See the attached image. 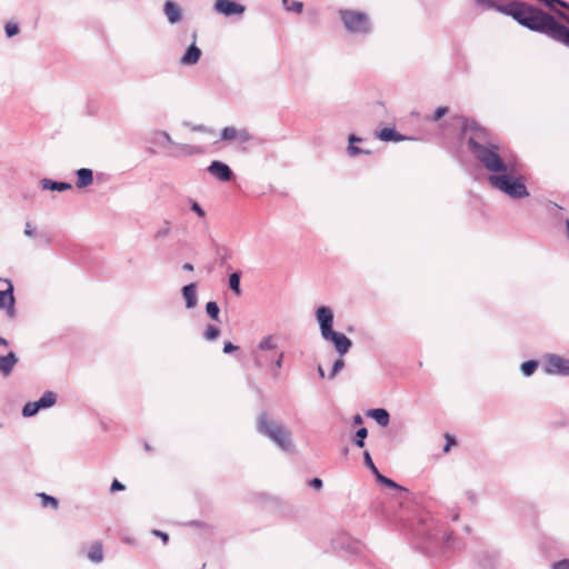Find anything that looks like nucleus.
<instances>
[{
  "instance_id": "nucleus-54",
  "label": "nucleus",
  "mask_w": 569,
  "mask_h": 569,
  "mask_svg": "<svg viewBox=\"0 0 569 569\" xmlns=\"http://www.w3.org/2000/svg\"><path fill=\"white\" fill-rule=\"evenodd\" d=\"M355 425H361L363 422L362 417L360 415H356L353 417Z\"/></svg>"
},
{
  "instance_id": "nucleus-18",
  "label": "nucleus",
  "mask_w": 569,
  "mask_h": 569,
  "mask_svg": "<svg viewBox=\"0 0 569 569\" xmlns=\"http://www.w3.org/2000/svg\"><path fill=\"white\" fill-rule=\"evenodd\" d=\"M182 297L186 301V307L192 309L197 305L196 284L190 283L182 288Z\"/></svg>"
},
{
  "instance_id": "nucleus-7",
  "label": "nucleus",
  "mask_w": 569,
  "mask_h": 569,
  "mask_svg": "<svg viewBox=\"0 0 569 569\" xmlns=\"http://www.w3.org/2000/svg\"><path fill=\"white\" fill-rule=\"evenodd\" d=\"M531 10H532V7H529L521 2H511V3L503 6V8H499L500 12L511 16L515 20H517L522 26L526 24V19H528Z\"/></svg>"
},
{
  "instance_id": "nucleus-24",
  "label": "nucleus",
  "mask_w": 569,
  "mask_h": 569,
  "mask_svg": "<svg viewBox=\"0 0 569 569\" xmlns=\"http://www.w3.org/2000/svg\"><path fill=\"white\" fill-rule=\"evenodd\" d=\"M349 146L347 148V151L349 153V156L351 157H356V156H359L361 153H369L368 151H365L358 147L355 146L356 142H360L362 139L355 136V134H350L349 138Z\"/></svg>"
},
{
  "instance_id": "nucleus-5",
  "label": "nucleus",
  "mask_w": 569,
  "mask_h": 569,
  "mask_svg": "<svg viewBox=\"0 0 569 569\" xmlns=\"http://www.w3.org/2000/svg\"><path fill=\"white\" fill-rule=\"evenodd\" d=\"M339 18L345 30L349 34L367 37L373 30V23L370 16L365 11L353 9H340Z\"/></svg>"
},
{
  "instance_id": "nucleus-56",
  "label": "nucleus",
  "mask_w": 569,
  "mask_h": 569,
  "mask_svg": "<svg viewBox=\"0 0 569 569\" xmlns=\"http://www.w3.org/2000/svg\"><path fill=\"white\" fill-rule=\"evenodd\" d=\"M370 470L376 476V480H377L378 479V475H381V473L378 471V469H377V467L375 465H373V468H370Z\"/></svg>"
},
{
  "instance_id": "nucleus-58",
  "label": "nucleus",
  "mask_w": 569,
  "mask_h": 569,
  "mask_svg": "<svg viewBox=\"0 0 569 569\" xmlns=\"http://www.w3.org/2000/svg\"><path fill=\"white\" fill-rule=\"evenodd\" d=\"M318 373H319L320 378H325V371L321 366L318 367Z\"/></svg>"
},
{
  "instance_id": "nucleus-4",
  "label": "nucleus",
  "mask_w": 569,
  "mask_h": 569,
  "mask_svg": "<svg viewBox=\"0 0 569 569\" xmlns=\"http://www.w3.org/2000/svg\"><path fill=\"white\" fill-rule=\"evenodd\" d=\"M257 430L259 433L269 438L278 447L284 451L292 448V433L282 423L272 420L266 412H262L257 418Z\"/></svg>"
},
{
  "instance_id": "nucleus-34",
  "label": "nucleus",
  "mask_w": 569,
  "mask_h": 569,
  "mask_svg": "<svg viewBox=\"0 0 569 569\" xmlns=\"http://www.w3.org/2000/svg\"><path fill=\"white\" fill-rule=\"evenodd\" d=\"M368 436V431L366 428H360L356 431L355 445L359 448L365 446V439Z\"/></svg>"
},
{
  "instance_id": "nucleus-29",
  "label": "nucleus",
  "mask_w": 569,
  "mask_h": 569,
  "mask_svg": "<svg viewBox=\"0 0 569 569\" xmlns=\"http://www.w3.org/2000/svg\"><path fill=\"white\" fill-rule=\"evenodd\" d=\"M229 287L234 292L236 296L241 295L239 272H233L229 276Z\"/></svg>"
},
{
  "instance_id": "nucleus-11",
  "label": "nucleus",
  "mask_w": 569,
  "mask_h": 569,
  "mask_svg": "<svg viewBox=\"0 0 569 569\" xmlns=\"http://www.w3.org/2000/svg\"><path fill=\"white\" fill-rule=\"evenodd\" d=\"M209 173L216 177L218 180L227 182L232 178V171L228 164L221 161H212L208 167Z\"/></svg>"
},
{
  "instance_id": "nucleus-16",
  "label": "nucleus",
  "mask_w": 569,
  "mask_h": 569,
  "mask_svg": "<svg viewBox=\"0 0 569 569\" xmlns=\"http://www.w3.org/2000/svg\"><path fill=\"white\" fill-rule=\"evenodd\" d=\"M39 184L42 190H53V191H59V192H62V191H66V190H69L72 188V186L68 182H58V181L50 180L48 178H42L39 181Z\"/></svg>"
},
{
  "instance_id": "nucleus-32",
  "label": "nucleus",
  "mask_w": 569,
  "mask_h": 569,
  "mask_svg": "<svg viewBox=\"0 0 569 569\" xmlns=\"http://www.w3.org/2000/svg\"><path fill=\"white\" fill-rule=\"evenodd\" d=\"M206 311H207V315H208L212 320H216V321H218V320H219V312H220V309H219V306L217 305V302H214V301H209V302L206 305Z\"/></svg>"
},
{
  "instance_id": "nucleus-25",
  "label": "nucleus",
  "mask_w": 569,
  "mask_h": 569,
  "mask_svg": "<svg viewBox=\"0 0 569 569\" xmlns=\"http://www.w3.org/2000/svg\"><path fill=\"white\" fill-rule=\"evenodd\" d=\"M277 348V345L272 336L263 337L258 343L257 351L263 353L264 351H272Z\"/></svg>"
},
{
  "instance_id": "nucleus-55",
  "label": "nucleus",
  "mask_w": 569,
  "mask_h": 569,
  "mask_svg": "<svg viewBox=\"0 0 569 569\" xmlns=\"http://www.w3.org/2000/svg\"><path fill=\"white\" fill-rule=\"evenodd\" d=\"M182 268H183V270H187V271L193 270V266L189 262H186Z\"/></svg>"
},
{
  "instance_id": "nucleus-44",
  "label": "nucleus",
  "mask_w": 569,
  "mask_h": 569,
  "mask_svg": "<svg viewBox=\"0 0 569 569\" xmlns=\"http://www.w3.org/2000/svg\"><path fill=\"white\" fill-rule=\"evenodd\" d=\"M151 535H152V536H154V537H158L159 539H161V540H162V542H163L164 545H167V543H168V541H169V536H168V533H166V532H163V531H160V530L153 529V530L151 531Z\"/></svg>"
},
{
  "instance_id": "nucleus-19",
  "label": "nucleus",
  "mask_w": 569,
  "mask_h": 569,
  "mask_svg": "<svg viewBox=\"0 0 569 569\" xmlns=\"http://www.w3.org/2000/svg\"><path fill=\"white\" fill-rule=\"evenodd\" d=\"M367 415L375 419L376 422L381 427H387L389 425L390 416L389 412L383 408L371 409Z\"/></svg>"
},
{
  "instance_id": "nucleus-50",
  "label": "nucleus",
  "mask_w": 569,
  "mask_h": 569,
  "mask_svg": "<svg viewBox=\"0 0 569 569\" xmlns=\"http://www.w3.org/2000/svg\"><path fill=\"white\" fill-rule=\"evenodd\" d=\"M363 461H365V465L370 469V468H373V461L371 459V456L368 451H366L363 453Z\"/></svg>"
},
{
  "instance_id": "nucleus-30",
  "label": "nucleus",
  "mask_w": 569,
  "mask_h": 569,
  "mask_svg": "<svg viewBox=\"0 0 569 569\" xmlns=\"http://www.w3.org/2000/svg\"><path fill=\"white\" fill-rule=\"evenodd\" d=\"M39 497L41 499V505H42L43 508H48V507H50L52 509H57L58 508L59 501L54 497L49 496V495H47L44 492L39 493Z\"/></svg>"
},
{
  "instance_id": "nucleus-47",
  "label": "nucleus",
  "mask_w": 569,
  "mask_h": 569,
  "mask_svg": "<svg viewBox=\"0 0 569 569\" xmlns=\"http://www.w3.org/2000/svg\"><path fill=\"white\" fill-rule=\"evenodd\" d=\"M124 488H126V487H124V486H123L119 480L114 479V480L112 481V483H111L110 490H111L112 492H114V491H121V490H124Z\"/></svg>"
},
{
  "instance_id": "nucleus-38",
  "label": "nucleus",
  "mask_w": 569,
  "mask_h": 569,
  "mask_svg": "<svg viewBox=\"0 0 569 569\" xmlns=\"http://www.w3.org/2000/svg\"><path fill=\"white\" fill-rule=\"evenodd\" d=\"M4 31H6V34H7L9 38H11V37L16 36V34H18V32H19V27H18V24H17V23H14V22H8V23H6V26H4Z\"/></svg>"
},
{
  "instance_id": "nucleus-51",
  "label": "nucleus",
  "mask_w": 569,
  "mask_h": 569,
  "mask_svg": "<svg viewBox=\"0 0 569 569\" xmlns=\"http://www.w3.org/2000/svg\"><path fill=\"white\" fill-rule=\"evenodd\" d=\"M310 486L316 488V489H320L322 487V480L319 479V478H313L311 481H310Z\"/></svg>"
},
{
  "instance_id": "nucleus-2",
  "label": "nucleus",
  "mask_w": 569,
  "mask_h": 569,
  "mask_svg": "<svg viewBox=\"0 0 569 569\" xmlns=\"http://www.w3.org/2000/svg\"><path fill=\"white\" fill-rule=\"evenodd\" d=\"M488 182L492 188L499 190L511 199H523L529 196V191L522 176V166L518 160L509 166L506 171L500 172L499 174H489Z\"/></svg>"
},
{
  "instance_id": "nucleus-8",
  "label": "nucleus",
  "mask_w": 569,
  "mask_h": 569,
  "mask_svg": "<svg viewBox=\"0 0 569 569\" xmlns=\"http://www.w3.org/2000/svg\"><path fill=\"white\" fill-rule=\"evenodd\" d=\"M316 318L320 327L321 336H327L333 331V312L329 307L321 306L316 310Z\"/></svg>"
},
{
  "instance_id": "nucleus-53",
  "label": "nucleus",
  "mask_w": 569,
  "mask_h": 569,
  "mask_svg": "<svg viewBox=\"0 0 569 569\" xmlns=\"http://www.w3.org/2000/svg\"><path fill=\"white\" fill-rule=\"evenodd\" d=\"M451 539V535L450 533H447V532H443L442 535V540L446 545H449V541Z\"/></svg>"
},
{
  "instance_id": "nucleus-20",
  "label": "nucleus",
  "mask_w": 569,
  "mask_h": 569,
  "mask_svg": "<svg viewBox=\"0 0 569 569\" xmlns=\"http://www.w3.org/2000/svg\"><path fill=\"white\" fill-rule=\"evenodd\" d=\"M77 187L86 188L93 181V173L91 169L81 168L77 171Z\"/></svg>"
},
{
  "instance_id": "nucleus-39",
  "label": "nucleus",
  "mask_w": 569,
  "mask_h": 569,
  "mask_svg": "<svg viewBox=\"0 0 569 569\" xmlns=\"http://www.w3.org/2000/svg\"><path fill=\"white\" fill-rule=\"evenodd\" d=\"M156 134L159 138V139H157L158 143L162 144V141H160V139H161V140H163V142H166L168 144H176V142L171 139V137L168 132L159 131Z\"/></svg>"
},
{
  "instance_id": "nucleus-6",
  "label": "nucleus",
  "mask_w": 569,
  "mask_h": 569,
  "mask_svg": "<svg viewBox=\"0 0 569 569\" xmlns=\"http://www.w3.org/2000/svg\"><path fill=\"white\" fill-rule=\"evenodd\" d=\"M542 369L549 376H569V359L547 353L542 358Z\"/></svg>"
},
{
  "instance_id": "nucleus-10",
  "label": "nucleus",
  "mask_w": 569,
  "mask_h": 569,
  "mask_svg": "<svg viewBox=\"0 0 569 569\" xmlns=\"http://www.w3.org/2000/svg\"><path fill=\"white\" fill-rule=\"evenodd\" d=\"M322 338L326 341H331L335 345L337 352L341 357L349 351L352 345L351 340L348 337L337 331H331L327 336H323Z\"/></svg>"
},
{
  "instance_id": "nucleus-1",
  "label": "nucleus",
  "mask_w": 569,
  "mask_h": 569,
  "mask_svg": "<svg viewBox=\"0 0 569 569\" xmlns=\"http://www.w3.org/2000/svg\"><path fill=\"white\" fill-rule=\"evenodd\" d=\"M468 147L476 160L489 174H499L506 171L517 159L496 143L487 129L473 120H466L462 127Z\"/></svg>"
},
{
  "instance_id": "nucleus-17",
  "label": "nucleus",
  "mask_w": 569,
  "mask_h": 569,
  "mask_svg": "<svg viewBox=\"0 0 569 569\" xmlns=\"http://www.w3.org/2000/svg\"><path fill=\"white\" fill-rule=\"evenodd\" d=\"M17 362H18V358L14 352H9L7 356H1L0 357V372L3 376L10 375Z\"/></svg>"
},
{
  "instance_id": "nucleus-3",
  "label": "nucleus",
  "mask_w": 569,
  "mask_h": 569,
  "mask_svg": "<svg viewBox=\"0 0 569 569\" xmlns=\"http://www.w3.org/2000/svg\"><path fill=\"white\" fill-rule=\"evenodd\" d=\"M525 27L541 32L569 48V28L541 10L532 8Z\"/></svg>"
},
{
  "instance_id": "nucleus-40",
  "label": "nucleus",
  "mask_w": 569,
  "mask_h": 569,
  "mask_svg": "<svg viewBox=\"0 0 569 569\" xmlns=\"http://www.w3.org/2000/svg\"><path fill=\"white\" fill-rule=\"evenodd\" d=\"M343 367L345 361L342 359L336 360L330 372V378H333Z\"/></svg>"
},
{
  "instance_id": "nucleus-48",
  "label": "nucleus",
  "mask_w": 569,
  "mask_h": 569,
  "mask_svg": "<svg viewBox=\"0 0 569 569\" xmlns=\"http://www.w3.org/2000/svg\"><path fill=\"white\" fill-rule=\"evenodd\" d=\"M23 233L26 237H29V238L34 236V229L32 228V224L30 222H26Z\"/></svg>"
},
{
  "instance_id": "nucleus-35",
  "label": "nucleus",
  "mask_w": 569,
  "mask_h": 569,
  "mask_svg": "<svg viewBox=\"0 0 569 569\" xmlns=\"http://www.w3.org/2000/svg\"><path fill=\"white\" fill-rule=\"evenodd\" d=\"M219 335L220 330L217 327L209 325L204 330L203 337L207 340H214L219 337Z\"/></svg>"
},
{
  "instance_id": "nucleus-31",
  "label": "nucleus",
  "mask_w": 569,
  "mask_h": 569,
  "mask_svg": "<svg viewBox=\"0 0 569 569\" xmlns=\"http://www.w3.org/2000/svg\"><path fill=\"white\" fill-rule=\"evenodd\" d=\"M283 361V352H279L276 358L272 360V366L270 367L271 375L277 378L279 376L280 369L282 367Z\"/></svg>"
},
{
  "instance_id": "nucleus-57",
  "label": "nucleus",
  "mask_w": 569,
  "mask_h": 569,
  "mask_svg": "<svg viewBox=\"0 0 569 569\" xmlns=\"http://www.w3.org/2000/svg\"><path fill=\"white\" fill-rule=\"evenodd\" d=\"M370 470L376 476V480H377L378 479V475H381V473L378 471V469H377V467L375 465H373V468H370Z\"/></svg>"
},
{
  "instance_id": "nucleus-46",
  "label": "nucleus",
  "mask_w": 569,
  "mask_h": 569,
  "mask_svg": "<svg viewBox=\"0 0 569 569\" xmlns=\"http://www.w3.org/2000/svg\"><path fill=\"white\" fill-rule=\"evenodd\" d=\"M552 569H569V560L562 559V560L553 563Z\"/></svg>"
},
{
  "instance_id": "nucleus-52",
  "label": "nucleus",
  "mask_w": 569,
  "mask_h": 569,
  "mask_svg": "<svg viewBox=\"0 0 569 569\" xmlns=\"http://www.w3.org/2000/svg\"><path fill=\"white\" fill-rule=\"evenodd\" d=\"M447 439H448V442L446 443V446L443 448L445 452H448L450 450L451 445L455 443V440L452 438H450L449 436H447Z\"/></svg>"
},
{
  "instance_id": "nucleus-33",
  "label": "nucleus",
  "mask_w": 569,
  "mask_h": 569,
  "mask_svg": "<svg viewBox=\"0 0 569 569\" xmlns=\"http://www.w3.org/2000/svg\"><path fill=\"white\" fill-rule=\"evenodd\" d=\"M40 410V406L37 401L28 402L22 409L23 417H32Z\"/></svg>"
},
{
  "instance_id": "nucleus-26",
  "label": "nucleus",
  "mask_w": 569,
  "mask_h": 569,
  "mask_svg": "<svg viewBox=\"0 0 569 569\" xmlns=\"http://www.w3.org/2000/svg\"><path fill=\"white\" fill-rule=\"evenodd\" d=\"M282 6L286 11L288 12H295V13H301L303 10V3L301 1L297 0H281Z\"/></svg>"
},
{
  "instance_id": "nucleus-21",
  "label": "nucleus",
  "mask_w": 569,
  "mask_h": 569,
  "mask_svg": "<svg viewBox=\"0 0 569 569\" xmlns=\"http://www.w3.org/2000/svg\"><path fill=\"white\" fill-rule=\"evenodd\" d=\"M88 559L94 563H100L103 560V549L99 541L91 545L88 551Z\"/></svg>"
},
{
  "instance_id": "nucleus-22",
  "label": "nucleus",
  "mask_w": 569,
  "mask_h": 569,
  "mask_svg": "<svg viewBox=\"0 0 569 569\" xmlns=\"http://www.w3.org/2000/svg\"><path fill=\"white\" fill-rule=\"evenodd\" d=\"M378 138L382 141H395V142H398V141H402L405 140L406 138L403 136H401L400 133H398L395 129L392 128H383L379 133H378Z\"/></svg>"
},
{
  "instance_id": "nucleus-36",
  "label": "nucleus",
  "mask_w": 569,
  "mask_h": 569,
  "mask_svg": "<svg viewBox=\"0 0 569 569\" xmlns=\"http://www.w3.org/2000/svg\"><path fill=\"white\" fill-rule=\"evenodd\" d=\"M477 4L482 9H495L499 11V8H503V6H498L493 0H476Z\"/></svg>"
},
{
  "instance_id": "nucleus-12",
  "label": "nucleus",
  "mask_w": 569,
  "mask_h": 569,
  "mask_svg": "<svg viewBox=\"0 0 569 569\" xmlns=\"http://www.w3.org/2000/svg\"><path fill=\"white\" fill-rule=\"evenodd\" d=\"M8 283V288L6 290H0V309H7L9 315H13V286L9 280H6Z\"/></svg>"
},
{
  "instance_id": "nucleus-37",
  "label": "nucleus",
  "mask_w": 569,
  "mask_h": 569,
  "mask_svg": "<svg viewBox=\"0 0 569 569\" xmlns=\"http://www.w3.org/2000/svg\"><path fill=\"white\" fill-rule=\"evenodd\" d=\"M377 481L381 485L389 487V488L403 489L402 487L398 486L393 480L385 477L383 475H378Z\"/></svg>"
},
{
  "instance_id": "nucleus-49",
  "label": "nucleus",
  "mask_w": 569,
  "mask_h": 569,
  "mask_svg": "<svg viewBox=\"0 0 569 569\" xmlns=\"http://www.w3.org/2000/svg\"><path fill=\"white\" fill-rule=\"evenodd\" d=\"M238 349L237 346L232 345L230 341L224 342L223 352L231 353Z\"/></svg>"
},
{
  "instance_id": "nucleus-23",
  "label": "nucleus",
  "mask_w": 569,
  "mask_h": 569,
  "mask_svg": "<svg viewBox=\"0 0 569 569\" xmlns=\"http://www.w3.org/2000/svg\"><path fill=\"white\" fill-rule=\"evenodd\" d=\"M37 402L40 409L51 408L57 402V395L53 391H46Z\"/></svg>"
},
{
  "instance_id": "nucleus-45",
  "label": "nucleus",
  "mask_w": 569,
  "mask_h": 569,
  "mask_svg": "<svg viewBox=\"0 0 569 569\" xmlns=\"http://www.w3.org/2000/svg\"><path fill=\"white\" fill-rule=\"evenodd\" d=\"M169 232H170V223L168 221H166V226L157 231L156 237L164 238L169 234Z\"/></svg>"
},
{
  "instance_id": "nucleus-41",
  "label": "nucleus",
  "mask_w": 569,
  "mask_h": 569,
  "mask_svg": "<svg viewBox=\"0 0 569 569\" xmlns=\"http://www.w3.org/2000/svg\"><path fill=\"white\" fill-rule=\"evenodd\" d=\"M174 146H177V143ZM178 147L180 148L181 152L184 154H193V153L199 152V150L196 147H192L189 144H178Z\"/></svg>"
},
{
  "instance_id": "nucleus-13",
  "label": "nucleus",
  "mask_w": 569,
  "mask_h": 569,
  "mask_svg": "<svg viewBox=\"0 0 569 569\" xmlns=\"http://www.w3.org/2000/svg\"><path fill=\"white\" fill-rule=\"evenodd\" d=\"M222 140H239L240 142H247L251 139V136L247 130H238L233 127H226L221 131Z\"/></svg>"
},
{
  "instance_id": "nucleus-15",
  "label": "nucleus",
  "mask_w": 569,
  "mask_h": 569,
  "mask_svg": "<svg viewBox=\"0 0 569 569\" xmlns=\"http://www.w3.org/2000/svg\"><path fill=\"white\" fill-rule=\"evenodd\" d=\"M200 57L201 50L193 43L186 50L184 54L180 58V63L183 66H193L199 61Z\"/></svg>"
},
{
  "instance_id": "nucleus-59",
  "label": "nucleus",
  "mask_w": 569,
  "mask_h": 569,
  "mask_svg": "<svg viewBox=\"0 0 569 569\" xmlns=\"http://www.w3.org/2000/svg\"><path fill=\"white\" fill-rule=\"evenodd\" d=\"M7 340L3 338H0V346H7Z\"/></svg>"
},
{
  "instance_id": "nucleus-43",
  "label": "nucleus",
  "mask_w": 569,
  "mask_h": 569,
  "mask_svg": "<svg viewBox=\"0 0 569 569\" xmlns=\"http://www.w3.org/2000/svg\"><path fill=\"white\" fill-rule=\"evenodd\" d=\"M448 108L447 107H439L436 109L435 113H433V120L435 121H438L440 120L443 116H446L448 113Z\"/></svg>"
},
{
  "instance_id": "nucleus-27",
  "label": "nucleus",
  "mask_w": 569,
  "mask_h": 569,
  "mask_svg": "<svg viewBox=\"0 0 569 569\" xmlns=\"http://www.w3.org/2000/svg\"><path fill=\"white\" fill-rule=\"evenodd\" d=\"M252 356L257 368H262L273 360L271 356L263 355L258 351H254Z\"/></svg>"
},
{
  "instance_id": "nucleus-28",
  "label": "nucleus",
  "mask_w": 569,
  "mask_h": 569,
  "mask_svg": "<svg viewBox=\"0 0 569 569\" xmlns=\"http://www.w3.org/2000/svg\"><path fill=\"white\" fill-rule=\"evenodd\" d=\"M538 361L537 360H528V361H525L520 369H521V372L525 377H530L535 373V371L537 370L538 368Z\"/></svg>"
},
{
  "instance_id": "nucleus-42",
  "label": "nucleus",
  "mask_w": 569,
  "mask_h": 569,
  "mask_svg": "<svg viewBox=\"0 0 569 569\" xmlns=\"http://www.w3.org/2000/svg\"><path fill=\"white\" fill-rule=\"evenodd\" d=\"M190 208L199 218H203L206 216L204 210L200 207V204L197 201H191Z\"/></svg>"
},
{
  "instance_id": "nucleus-9",
  "label": "nucleus",
  "mask_w": 569,
  "mask_h": 569,
  "mask_svg": "<svg viewBox=\"0 0 569 569\" xmlns=\"http://www.w3.org/2000/svg\"><path fill=\"white\" fill-rule=\"evenodd\" d=\"M213 9L226 17L241 16L244 7L231 0H216Z\"/></svg>"
},
{
  "instance_id": "nucleus-14",
  "label": "nucleus",
  "mask_w": 569,
  "mask_h": 569,
  "mask_svg": "<svg viewBox=\"0 0 569 569\" xmlns=\"http://www.w3.org/2000/svg\"><path fill=\"white\" fill-rule=\"evenodd\" d=\"M163 11L171 24L178 23L181 20V9L176 2L171 0L166 1Z\"/></svg>"
}]
</instances>
